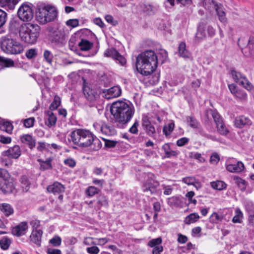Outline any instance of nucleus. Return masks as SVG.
Wrapping results in <instances>:
<instances>
[{
	"mask_svg": "<svg viewBox=\"0 0 254 254\" xmlns=\"http://www.w3.org/2000/svg\"><path fill=\"white\" fill-rule=\"evenodd\" d=\"M20 182L23 189H24L25 191H27L30 185V183L27 177L26 176H22L20 179Z\"/></svg>",
	"mask_w": 254,
	"mask_h": 254,
	"instance_id": "nucleus-47",
	"label": "nucleus"
},
{
	"mask_svg": "<svg viewBox=\"0 0 254 254\" xmlns=\"http://www.w3.org/2000/svg\"><path fill=\"white\" fill-rule=\"evenodd\" d=\"M210 219L213 223H217L222 221L223 216L222 215L214 212L211 215Z\"/></svg>",
	"mask_w": 254,
	"mask_h": 254,
	"instance_id": "nucleus-52",
	"label": "nucleus"
},
{
	"mask_svg": "<svg viewBox=\"0 0 254 254\" xmlns=\"http://www.w3.org/2000/svg\"><path fill=\"white\" fill-rule=\"evenodd\" d=\"M61 100L60 97L58 96H55L54 99V101L51 104L50 106V111L56 110L61 105Z\"/></svg>",
	"mask_w": 254,
	"mask_h": 254,
	"instance_id": "nucleus-41",
	"label": "nucleus"
},
{
	"mask_svg": "<svg viewBox=\"0 0 254 254\" xmlns=\"http://www.w3.org/2000/svg\"><path fill=\"white\" fill-rule=\"evenodd\" d=\"M70 136L72 142L79 146H90L94 151H97L102 147L101 141L88 130L76 129L71 132Z\"/></svg>",
	"mask_w": 254,
	"mask_h": 254,
	"instance_id": "nucleus-1",
	"label": "nucleus"
},
{
	"mask_svg": "<svg viewBox=\"0 0 254 254\" xmlns=\"http://www.w3.org/2000/svg\"><path fill=\"white\" fill-rule=\"evenodd\" d=\"M111 113L116 122L121 126L127 124L134 114V109L131 104L124 101L113 103L110 109Z\"/></svg>",
	"mask_w": 254,
	"mask_h": 254,
	"instance_id": "nucleus-3",
	"label": "nucleus"
},
{
	"mask_svg": "<svg viewBox=\"0 0 254 254\" xmlns=\"http://www.w3.org/2000/svg\"><path fill=\"white\" fill-rule=\"evenodd\" d=\"M51 161V158H48L45 161H40V169L46 170L51 169L52 168Z\"/></svg>",
	"mask_w": 254,
	"mask_h": 254,
	"instance_id": "nucleus-43",
	"label": "nucleus"
},
{
	"mask_svg": "<svg viewBox=\"0 0 254 254\" xmlns=\"http://www.w3.org/2000/svg\"><path fill=\"white\" fill-rule=\"evenodd\" d=\"M0 209L6 216H8L13 213V209L8 204L3 203L0 205Z\"/></svg>",
	"mask_w": 254,
	"mask_h": 254,
	"instance_id": "nucleus-30",
	"label": "nucleus"
},
{
	"mask_svg": "<svg viewBox=\"0 0 254 254\" xmlns=\"http://www.w3.org/2000/svg\"><path fill=\"white\" fill-rule=\"evenodd\" d=\"M87 251L90 254H98L99 253V249L96 246H92L87 248Z\"/></svg>",
	"mask_w": 254,
	"mask_h": 254,
	"instance_id": "nucleus-64",
	"label": "nucleus"
},
{
	"mask_svg": "<svg viewBox=\"0 0 254 254\" xmlns=\"http://www.w3.org/2000/svg\"><path fill=\"white\" fill-rule=\"evenodd\" d=\"M98 203L101 206H107L108 202L106 197L102 195H99L98 197Z\"/></svg>",
	"mask_w": 254,
	"mask_h": 254,
	"instance_id": "nucleus-54",
	"label": "nucleus"
},
{
	"mask_svg": "<svg viewBox=\"0 0 254 254\" xmlns=\"http://www.w3.org/2000/svg\"><path fill=\"white\" fill-rule=\"evenodd\" d=\"M175 127V124L173 122L168 124L164 126L163 132L166 136L169 135L172 132Z\"/></svg>",
	"mask_w": 254,
	"mask_h": 254,
	"instance_id": "nucleus-38",
	"label": "nucleus"
},
{
	"mask_svg": "<svg viewBox=\"0 0 254 254\" xmlns=\"http://www.w3.org/2000/svg\"><path fill=\"white\" fill-rule=\"evenodd\" d=\"M0 46L1 50L7 54H18L23 51L22 45L9 36H2L0 38Z\"/></svg>",
	"mask_w": 254,
	"mask_h": 254,
	"instance_id": "nucleus-5",
	"label": "nucleus"
},
{
	"mask_svg": "<svg viewBox=\"0 0 254 254\" xmlns=\"http://www.w3.org/2000/svg\"><path fill=\"white\" fill-rule=\"evenodd\" d=\"M182 181L188 185L195 186V183H198L196 179L193 177H187L184 178Z\"/></svg>",
	"mask_w": 254,
	"mask_h": 254,
	"instance_id": "nucleus-50",
	"label": "nucleus"
},
{
	"mask_svg": "<svg viewBox=\"0 0 254 254\" xmlns=\"http://www.w3.org/2000/svg\"><path fill=\"white\" fill-rule=\"evenodd\" d=\"M0 128L8 133H11L13 129V126L9 122H5L1 125Z\"/></svg>",
	"mask_w": 254,
	"mask_h": 254,
	"instance_id": "nucleus-39",
	"label": "nucleus"
},
{
	"mask_svg": "<svg viewBox=\"0 0 254 254\" xmlns=\"http://www.w3.org/2000/svg\"><path fill=\"white\" fill-rule=\"evenodd\" d=\"M14 62L10 59L0 57V65L4 67H9L14 65Z\"/></svg>",
	"mask_w": 254,
	"mask_h": 254,
	"instance_id": "nucleus-34",
	"label": "nucleus"
},
{
	"mask_svg": "<svg viewBox=\"0 0 254 254\" xmlns=\"http://www.w3.org/2000/svg\"><path fill=\"white\" fill-rule=\"evenodd\" d=\"M100 132L106 135H113L116 133V131L113 127L104 123Z\"/></svg>",
	"mask_w": 254,
	"mask_h": 254,
	"instance_id": "nucleus-27",
	"label": "nucleus"
},
{
	"mask_svg": "<svg viewBox=\"0 0 254 254\" xmlns=\"http://www.w3.org/2000/svg\"><path fill=\"white\" fill-rule=\"evenodd\" d=\"M32 5L29 3H23L19 8L17 14L19 18L23 21H30L33 17Z\"/></svg>",
	"mask_w": 254,
	"mask_h": 254,
	"instance_id": "nucleus-7",
	"label": "nucleus"
},
{
	"mask_svg": "<svg viewBox=\"0 0 254 254\" xmlns=\"http://www.w3.org/2000/svg\"><path fill=\"white\" fill-rule=\"evenodd\" d=\"M252 124L251 120L244 116L237 117L235 120V125L237 127L241 128L244 126H250Z\"/></svg>",
	"mask_w": 254,
	"mask_h": 254,
	"instance_id": "nucleus-17",
	"label": "nucleus"
},
{
	"mask_svg": "<svg viewBox=\"0 0 254 254\" xmlns=\"http://www.w3.org/2000/svg\"><path fill=\"white\" fill-rule=\"evenodd\" d=\"M105 18L108 23H109L114 26H115L118 24L117 21L115 20L114 19L113 17L111 15H106L105 17Z\"/></svg>",
	"mask_w": 254,
	"mask_h": 254,
	"instance_id": "nucleus-63",
	"label": "nucleus"
},
{
	"mask_svg": "<svg viewBox=\"0 0 254 254\" xmlns=\"http://www.w3.org/2000/svg\"><path fill=\"white\" fill-rule=\"evenodd\" d=\"M240 84L249 91L254 90V85L248 80L246 77L241 81Z\"/></svg>",
	"mask_w": 254,
	"mask_h": 254,
	"instance_id": "nucleus-44",
	"label": "nucleus"
},
{
	"mask_svg": "<svg viewBox=\"0 0 254 254\" xmlns=\"http://www.w3.org/2000/svg\"><path fill=\"white\" fill-rule=\"evenodd\" d=\"M37 55V52L36 49L32 48L28 50L25 54V56L28 59H32L35 58Z\"/></svg>",
	"mask_w": 254,
	"mask_h": 254,
	"instance_id": "nucleus-51",
	"label": "nucleus"
},
{
	"mask_svg": "<svg viewBox=\"0 0 254 254\" xmlns=\"http://www.w3.org/2000/svg\"><path fill=\"white\" fill-rule=\"evenodd\" d=\"M195 37L197 39H203L205 37V33L204 32V30H203V28L201 26H199L198 28L197 32L195 34Z\"/></svg>",
	"mask_w": 254,
	"mask_h": 254,
	"instance_id": "nucleus-59",
	"label": "nucleus"
},
{
	"mask_svg": "<svg viewBox=\"0 0 254 254\" xmlns=\"http://www.w3.org/2000/svg\"><path fill=\"white\" fill-rule=\"evenodd\" d=\"M35 119L34 118H29L25 119L23 121V125L27 128L31 127L33 126Z\"/></svg>",
	"mask_w": 254,
	"mask_h": 254,
	"instance_id": "nucleus-56",
	"label": "nucleus"
},
{
	"mask_svg": "<svg viewBox=\"0 0 254 254\" xmlns=\"http://www.w3.org/2000/svg\"><path fill=\"white\" fill-rule=\"evenodd\" d=\"M218 131L222 135H226L228 133V130L225 126L223 122L219 123L216 125Z\"/></svg>",
	"mask_w": 254,
	"mask_h": 254,
	"instance_id": "nucleus-46",
	"label": "nucleus"
},
{
	"mask_svg": "<svg viewBox=\"0 0 254 254\" xmlns=\"http://www.w3.org/2000/svg\"><path fill=\"white\" fill-rule=\"evenodd\" d=\"M99 191V190L94 186L89 187L86 190V193L89 196H93L97 194Z\"/></svg>",
	"mask_w": 254,
	"mask_h": 254,
	"instance_id": "nucleus-49",
	"label": "nucleus"
},
{
	"mask_svg": "<svg viewBox=\"0 0 254 254\" xmlns=\"http://www.w3.org/2000/svg\"><path fill=\"white\" fill-rule=\"evenodd\" d=\"M47 118L46 124L49 127L54 126L57 122V117L52 111H48L46 113Z\"/></svg>",
	"mask_w": 254,
	"mask_h": 254,
	"instance_id": "nucleus-23",
	"label": "nucleus"
},
{
	"mask_svg": "<svg viewBox=\"0 0 254 254\" xmlns=\"http://www.w3.org/2000/svg\"><path fill=\"white\" fill-rule=\"evenodd\" d=\"M162 242V240L161 237L153 239L148 241L147 246L153 248L152 254H161L163 251V247L160 245Z\"/></svg>",
	"mask_w": 254,
	"mask_h": 254,
	"instance_id": "nucleus-11",
	"label": "nucleus"
},
{
	"mask_svg": "<svg viewBox=\"0 0 254 254\" xmlns=\"http://www.w3.org/2000/svg\"><path fill=\"white\" fill-rule=\"evenodd\" d=\"M226 168L231 173H240L244 170L245 166L241 161L236 162L232 159L227 161Z\"/></svg>",
	"mask_w": 254,
	"mask_h": 254,
	"instance_id": "nucleus-9",
	"label": "nucleus"
},
{
	"mask_svg": "<svg viewBox=\"0 0 254 254\" xmlns=\"http://www.w3.org/2000/svg\"><path fill=\"white\" fill-rule=\"evenodd\" d=\"M22 25L23 24L21 25L18 21L15 20H12L9 23V31L14 34H16L19 32V34H20V30Z\"/></svg>",
	"mask_w": 254,
	"mask_h": 254,
	"instance_id": "nucleus-24",
	"label": "nucleus"
},
{
	"mask_svg": "<svg viewBox=\"0 0 254 254\" xmlns=\"http://www.w3.org/2000/svg\"><path fill=\"white\" fill-rule=\"evenodd\" d=\"M234 180L235 183L237 184L240 190L242 191H244L246 190L247 186V183L246 181L239 177H235Z\"/></svg>",
	"mask_w": 254,
	"mask_h": 254,
	"instance_id": "nucleus-31",
	"label": "nucleus"
},
{
	"mask_svg": "<svg viewBox=\"0 0 254 254\" xmlns=\"http://www.w3.org/2000/svg\"><path fill=\"white\" fill-rule=\"evenodd\" d=\"M6 17L7 13L4 10L0 9V27L5 23Z\"/></svg>",
	"mask_w": 254,
	"mask_h": 254,
	"instance_id": "nucleus-55",
	"label": "nucleus"
},
{
	"mask_svg": "<svg viewBox=\"0 0 254 254\" xmlns=\"http://www.w3.org/2000/svg\"><path fill=\"white\" fill-rule=\"evenodd\" d=\"M234 95L241 100H246L247 98V94L243 90H238Z\"/></svg>",
	"mask_w": 254,
	"mask_h": 254,
	"instance_id": "nucleus-53",
	"label": "nucleus"
},
{
	"mask_svg": "<svg viewBox=\"0 0 254 254\" xmlns=\"http://www.w3.org/2000/svg\"><path fill=\"white\" fill-rule=\"evenodd\" d=\"M20 0H0V6H7L9 9H13Z\"/></svg>",
	"mask_w": 254,
	"mask_h": 254,
	"instance_id": "nucleus-26",
	"label": "nucleus"
},
{
	"mask_svg": "<svg viewBox=\"0 0 254 254\" xmlns=\"http://www.w3.org/2000/svg\"><path fill=\"white\" fill-rule=\"evenodd\" d=\"M20 140L22 143L27 144L30 149H33L35 146V139L30 134H24L21 136Z\"/></svg>",
	"mask_w": 254,
	"mask_h": 254,
	"instance_id": "nucleus-20",
	"label": "nucleus"
},
{
	"mask_svg": "<svg viewBox=\"0 0 254 254\" xmlns=\"http://www.w3.org/2000/svg\"><path fill=\"white\" fill-rule=\"evenodd\" d=\"M189 141V138L184 137L180 138L177 141V145L178 146H183Z\"/></svg>",
	"mask_w": 254,
	"mask_h": 254,
	"instance_id": "nucleus-61",
	"label": "nucleus"
},
{
	"mask_svg": "<svg viewBox=\"0 0 254 254\" xmlns=\"http://www.w3.org/2000/svg\"><path fill=\"white\" fill-rule=\"evenodd\" d=\"M243 53L247 54V56H254V39L250 37L247 48L245 49H242Z\"/></svg>",
	"mask_w": 254,
	"mask_h": 254,
	"instance_id": "nucleus-21",
	"label": "nucleus"
},
{
	"mask_svg": "<svg viewBox=\"0 0 254 254\" xmlns=\"http://www.w3.org/2000/svg\"><path fill=\"white\" fill-rule=\"evenodd\" d=\"M1 154L9 158L17 159L21 155L20 148L18 145H15L3 151Z\"/></svg>",
	"mask_w": 254,
	"mask_h": 254,
	"instance_id": "nucleus-13",
	"label": "nucleus"
},
{
	"mask_svg": "<svg viewBox=\"0 0 254 254\" xmlns=\"http://www.w3.org/2000/svg\"><path fill=\"white\" fill-rule=\"evenodd\" d=\"M231 75L234 81L240 84L241 83V81L243 80V79L246 77V76L242 74L241 73L235 70L231 71Z\"/></svg>",
	"mask_w": 254,
	"mask_h": 254,
	"instance_id": "nucleus-32",
	"label": "nucleus"
},
{
	"mask_svg": "<svg viewBox=\"0 0 254 254\" xmlns=\"http://www.w3.org/2000/svg\"><path fill=\"white\" fill-rule=\"evenodd\" d=\"M235 214V216L232 219V222L234 223H241L242 221L243 213L239 208H237Z\"/></svg>",
	"mask_w": 254,
	"mask_h": 254,
	"instance_id": "nucleus-37",
	"label": "nucleus"
},
{
	"mask_svg": "<svg viewBox=\"0 0 254 254\" xmlns=\"http://www.w3.org/2000/svg\"><path fill=\"white\" fill-rule=\"evenodd\" d=\"M28 226L26 222H23L13 228L12 233L13 235L19 237L25 235L28 230Z\"/></svg>",
	"mask_w": 254,
	"mask_h": 254,
	"instance_id": "nucleus-15",
	"label": "nucleus"
},
{
	"mask_svg": "<svg viewBox=\"0 0 254 254\" xmlns=\"http://www.w3.org/2000/svg\"><path fill=\"white\" fill-rule=\"evenodd\" d=\"M159 184L158 182L155 181L152 178L148 179L142 187L144 192H150V194H154L156 192L157 188Z\"/></svg>",
	"mask_w": 254,
	"mask_h": 254,
	"instance_id": "nucleus-12",
	"label": "nucleus"
},
{
	"mask_svg": "<svg viewBox=\"0 0 254 254\" xmlns=\"http://www.w3.org/2000/svg\"><path fill=\"white\" fill-rule=\"evenodd\" d=\"M42 234L43 232L42 230L40 229H33L32 233L30 236V240L38 246H40Z\"/></svg>",
	"mask_w": 254,
	"mask_h": 254,
	"instance_id": "nucleus-18",
	"label": "nucleus"
},
{
	"mask_svg": "<svg viewBox=\"0 0 254 254\" xmlns=\"http://www.w3.org/2000/svg\"><path fill=\"white\" fill-rule=\"evenodd\" d=\"M199 216L197 213H192L188 215L184 220V222L187 225L195 223L198 221Z\"/></svg>",
	"mask_w": 254,
	"mask_h": 254,
	"instance_id": "nucleus-25",
	"label": "nucleus"
},
{
	"mask_svg": "<svg viewBox=\"0 0 254 254\" xmlns=\"http://www.w3.org/2000/svg\"><path fill=\"white\" fill-rule=\"evenodd\" d=\"M212 188L217 190H222L226 188L227 185L222 181H217L211 183Z\"/></svg>",
	"mask_w": 254,
	"mask_h": 254,
	"instance_id": "nucleus-35",
	"label": "nucleus"
},
{
	"mask_svg": "<svg viewBox=\"0 0 254 254\" xmlns=\"http://www.w3.org/2000/svg\"><path fill=\"white\" fill-rule=\"evenodd\" d=\"M186 120L188 123V124L189 125V126L193 128H198V126L199 125V123L197 122V121L196 120L195 118H194L192 116H188L186 118Z\"/></svg>",
	"mask_w": 254,
	"mask_h": 254,
	"instance_id": "nucleus-36",
	"label": "nucleus"
},
{
	"mask_svg": "<svg viewBox=\"0 0 254 254\" xmlns=\"http://www.w3.org/2000/svg\"><path fill=\"white\" fill-rule=\"evenodd\" d=\"M104 123L103 121L99 120L93 124V127L97 131L100 132Z\"/></svg>",
	"mask_w": 254,
	"mask_h": 254,
	"instance_id": "nucleus-58",
	"label": "nucleus"
},
{
	"mask_svg": "<svg viewBox=\"0 0 254 254\" xmlns=\"http://www.w3.org/2000/svg\"><path fill=\"white\" fill-rule=\"evenodd\" d=\"M143 128L145 130L147 134L149 135H152L155 132V129L151 124Z\"/></svg>",
	"mask_w": 254,
	"mask_h": 254,
	"instance_id": "nucleus-60",
	"label": "nucleus"
},
{
	"mask_svg": "<svg viewBox=\"0 0 254 254\" xmlns=\"http://www.w3.org/2000/svg\"><path fill=\"white\" fill-rule=\"evenodd\" d=\"M83 92L85 97L89 101H93L98 97V93L96 89H92L88 86L83 87Z\"/></svg>",
	"mask_w": 254,
	"mask_h": 254,
	"instance_id": "nucleus-14",
	"label": "nucleus"
},
{
	"mask_svg": "<svg viewBox=\"0 0 254 254\" xmlns=\"http://www.w3.org/2000/svg\"><path fill=\"white\" fill-rule=\"evenodd\" d=\"M215 9L217 14L218 16L219 20L222 23H225L227 21L225 12L223 10L222 5L220 4H217L214 7Z\"/></svg>",
	"mask_w": 254,
	"mask_h": 254,
	"instance_id": "nucleus-22",
	"label": "nucleus"
},
{
	"mask_svg": "<svg viewBox=\"0 0 254 254\" xmlns=\"http://www.w3.org/2000/svg\"><path fill=\"white\" fill-rule=\"evenodd\" d=\"M202 6L206 9L210 10L211 8H214L217 4L214 3L213 0H201Z\"/></svg>",
	"mask_w": 254,
	"mask_h": 254,
	"instance_id": "nucleus-42",
	"label": "nucleus"
},
{
	"mask_svg": "<svg viewBox=\"0 0 254 254\" xmlns=\"http://www.w3.org/2000/svg\"><path fill=\"white\" fill-rule=\"evenodd\" d=\"M47 189L49 192L53 193L54 194H59L64 191V186L58 182H56L52 185H49Z\"/></svg>",
	"mask_w": 254,
	"mask_h": 254,
	"instance_id": "nucleus-16",
	"label": "nucleus"
},
{
	"mask_svg": "<svg viewBox=\"0 0 254 254\" xmlns=\"http://www.w3.org/2000/svg\"><path fill=\"white\" fill-rule=\"evenodd\" d=\"M179 55L184 59H190L191 57L190 53L186 49V44L185 42H182L178 47Z\"/></svg>",
	"mask_w": 254,
	"mask_h": 254,
	"instance_id": "nucleus-19",
	"label": "nucleus"
},
{
	"mask_svg": "<svg viewBox=\"0 0 254 254\" xmlns=\"http://www.w3.org/2000/svg\"><path fill=\"white\" fill-rule=\"evenodd\" d=\"M118 53L119 52L115 49L112 48L107 49L105 51L104 55L106 57L115 59L118 55Z\"/></svg>",
	"mask_w": 254,
	"mask_h": 254,
	"instance_id": "nucleus-48",
	"label": "nucleus"
},
{
	"mask_svg": "<svg viewBox=\"0 0 254 254\" xmlns=\"http://www.w3.org/2000/svg\"><path fill=\"white\" fill-rule=\"evenodd\" d=\"M182 203L180 197L174 196L167 199V203L171 207H178Z\"/></svg>",
	"mask_w": 254,
	"mask_h": 254,
	"instance_id": "nucleus-29",
	"label": "nucleus"
},
{
	"mask_svg": "<svg viewBox=\"0 0 254 254\" xmlns=\"http://www.w3.org/2000/svg\"><path fill=\"white\" fill-rule=\"evenodd\" d=\"M142 8L144 12L149 14L154 13L157 10L156 6L149 3L144 4Z\"/></svg>",
	"mask_w": 254,
	"mask_h": 254,
	"instance_id": "nucleus-33",
	"label": "nucleus"
},
{
	"mask_svg": "<svg viewBox=\"0 0 254 254\" xmlns=\"http://www.w3.org/2000/svg\"><path fill=\"white\" fill-rule=\"evenodd\" d=\"M158 57L152 50L142 52L136 58V67L142 75L147 76L151 74L156 68Z\"/></svg>",
	"mask_w": 254,
	"mask_h": 254,
	"instance_id": "nucleus-2",
	"label": "nucleus"
},
{
	"mask_svg": "<svg viewBox=\"0 0 254 254\" xmlns=\"http://www.w3.org/2000/svg\"><path fill=\"white\" fill-rule=\"evenodd\" d=\"M78 45L81 51H86L92 48L93 43L87 40L82 39L78 43Z\"/></svg>",
	"mask_w": 254,
	"mask_h": 254,
	"instance_id": "nucleus-28",
	"label": "nucleus"
},
{
	"mask_svg": "<svg viewBox=\"0 0 254 254\" xmlns=\"http://www.w3.org/2000/svg\"><path fill=\"white\" fill-rule=\"evenodd\" d=\"M58 14L56 8L48 5L40 8L36 14V19L41 24H44L55 19Z\"/></svg>",
	"mask_w": 254,
	"mask_h": 254,
	"instance_id": "nucleus-6",
	"label": "nucleus"
},
{
	"mask_svg": "<svg viewBox=\"0 0 254 254\" xmlns=\"http://www.w3.org/2000/svg\"><path fill=\"white\" fill-rule=\"evenodd\" d=\"M139 126L138 121H135L131 127L129 128V131L133 134H136L138 132L137 127Z\"/></svg>",
	"mask_w": 254,
	"mask_h": 254,
	"instance_id": "nucleus-62",
	"label": "nucleus"
},
{
	"mask_svg": "<svg viewBox=\"0 0 254 254\" xmlns=\"http://www.w3.org/2000/svg\"><path fill=\"white\" fill-rule=\"evenodd\" d=\"M44 60L49 64H51L53 60V55L52 52L48 50L44 51L43 53Z\"/></svg>",
	"mask_w": 254,
	"mask_h": 254,
	"instance_id": "nucleus-40",
	"label": "nucleus"
},
{
	"mask_svg": "<svg viewBox=\"0 0 254 254\" xmlns=\"http://www.w3.org/2000/svg\"><path fill=\"white\" fill-rule=\"evenodd\" d=\"M40 27L30 23L23 24L20 30L19 36L22 41L29 44H35L39 36Z\"/></svg>",
	"mask_w": 254,
	"mask_h": 254,
	"instance_id": "nucleus-4",
	"label": "nucleus"
},
{
	"mask_svg": "<svg viewBox=\"0 0 254 254\" xmlns=\"http://www.w3.org/2000/svg\"><path fill=\"white\" fill-rule=\"evenodd\" d=\"M15 190V184L12 178L6 177L0 183V190L4 193H11Z\"/></svg>",
	"mask_w": 254,
	"mask_h": 254,
	"instance_id": "nucleus-8",
	"label": "nucleus"
},
{
	"mask_svg": "<svg viewBox=\"0 0 254 254\" xmlns=\"http://www.w3.org/2000/svg\"><path fill=\"white\" fill-rule=\"evenodd\" d=\"M61 238L59 236H56L50 240V243L54 246L58 247L61 245Z\"/></svg>",
	"mask_w": 254,
	"mask_h": 254,
	"instance_id": "nucleus-57",
	"label": "nucleus"
},
{
	"mask_svg": "<svg viewBox=\"0 0 254 254\" xmlns=\"http://www.w3.org/2000/svg\"><path fill=\"white\" fill-rule=\"evenodd\" d=\"M122 90L120 86H114L108 89L103 91L102 96L107 99L117 98L121 96Z\"/></svg>",
	"mask_w": 254,
	"mask_h": 254,
	"instance_id": "nucleus-10",
	"label": "nucleus"
},
{
	"mask_svg": "<svg viewBox=\"0 0 254 254\" xmlns=\"http://www.w3.org/2000/svg\"><path fill=\"white\" fill-rule=\"evenodd\" d=\"M11 241L7 238H3L0 240V246L3 250H6L9 248Z\"/></svg>",
	"mask_w": 254,
	"mask_h": 254,
	"instance_id": "nucleus-45",
	"label": "nucleus"
}]
</instances>
